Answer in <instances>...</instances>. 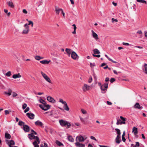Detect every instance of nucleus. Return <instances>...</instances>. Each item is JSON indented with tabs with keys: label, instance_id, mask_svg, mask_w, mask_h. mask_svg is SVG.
<instances>
[{
	"label": "nucleus",
	"instance_id": "nucleus-1",
	"mask_svg": "<svg viewBox=\"0 0 147 147\" xmlns=\"http://www.w3.org/2000/svg\"><path fill=\"white\" fill-rule=\"evenodd\" d=\"M59 123L60 125L62 127H66V128H69L71 125V124L69 122L62 119L59 120Z\"/></svg>",
	"mask_w": 147,
	"mask_h": 147
},
{
	"label": "nucleus",
	"instance_id": "nucleus-2",
	"mask_svg": "<svg viewBox=\"0 0 147 147\" xmlns=\"http://www.w3.org/2000/svg\"><path fill=\"white\" fill-rule=\"evenodd\" d=\"M108 87V83H105L101 86L100 89L101 90V92L102 93H105L107 90Z\"/></svg>",
	"mask_w": 147,
	"mask_h": 147
},
{
	"label": "nucleus",
	"instance_id": "nucleus-3",
	"mask_svg": "<svg viewBox=\"0 0 147 147\" xmlns=\"http://www.w3.org/2000/svg\"><path fill=\"white\" fill-rule=\"evenodd\" d=\"M25 29H24L22 32V34H27L30 31L29 26L27 24H26L24 25Z\"/></svg>",
	"mask_w": 147,
	"mask_h": 147
},
{
	"label": "nucleus",
	"instance_id": "nucleus-4",
	"mask_svg": "<svg viewBox=\"0 0 147 147\" xmlns=\"http://www.w3.org/2000/svg\"><path fill=\"white\" fill-rule=\"evenodd\" d=\"M41 74L46 81L52 84V82L51 81L50 78L45 74L42 71L41 72Z\"/></svg>",
	"mask_w": 147,
	"mask_h": 147
},
{
	"label": "nucleus",
	"instance_id": "nucleus-5",
	"mask_svg": "<svg viewBox=\"0 0 147 147\" xmlns=\"http://www.w3.org/2000/svg\"><path fill=\"white\" fill-rule=\"evenodd\" d=\"M50 106L49 105L45 104V105H40L39 107L45 111H47L49 109L50 107Z\"/></svg>",
	"mask_w": 147,
	"mask_h": 147
},
{
	"label": "nucleus",
	"instance_id": "nucleus-6",
	"mask_svg": "<svg viewBox=\"0 0 147 147\" xmlns=\"http://www.w3.org/2000/svg\"><path fill=\"white\" fill-rule=\"evenodd\" d=\"M92 88L91 86H89L86 84H84V86L82 87V89L84 92L87 90H90Z\"/></svg>",
	"mask_w": 147,
	"mask_h": 147
},
{
	"label": "nucleus",
	"instance_id": "nucleus-7",
	"mask_svg": "<svg viewBox=\"0 0 147 147\" xmlns=\"http://www.w3.org/2000/svg\"><path fill=\"white\" fill-rule=\"evenodd\" d=\"M86 138L87 137L84 138V137H83L82 136H77L76 137V142L78 141L79 142H84V140L86 139Z\"/></svg>",
	"mask_w": 147,
	"mask_h": 147
},
{
	"label": "nucleus",
	"instance_id": "nucleus-8",
	"mask_svg": "<svg viewBox=\"0 0 147 147\" xmlns=\"http://www.w3.org/2000/svg\"><path fill=\"white\" fill-rule=\"evenodd\" d=\"M5 142L8 145L9 147H18L17 146H14V147L12 146L13 145L15 144L13 140H11L9 141V140H6Z\"/></svg>",
	"mask_w": 147,
	"mask_h": 147
},
{
	"label": "nucleus",
	"instance_id": "nucleus-9",
	"mask_svg": "<svg viewBox=\"0 0 147 147\" xmlns=\"http://www.w3.org/2000/svg\"><path fill=\"white\" fill-rule=\"evenodd\" d=\"M71 57L72 59L74 60L78 59L79 57L76 53L74 51H73L71 54Z\"/></svg>",
	"mask_w": 147,
	"mask_h": 147
},
{
	"label": "nucleus",
	"instance_id": "nucleus-10",
	"mask_svg": "<svg viewBox=\"0 0 147 147\" xmlns=\"http://www.w3.org/2000/svg\"><path fill=\"white\" fill-rule=\"evenodd\" d=\"M47 100L49 102L53 103H55L56 102V100L53 98L51 96H48L47 98Z\"/></svg>",
	"mask_w": 147,
	"mask_h": 147
},
{
	"label": "nucleus",
	"instance_id": "nucleus-11",
	"mask_svg": "<svg viewBox=\"0 0 147 147\" xmlns=\"http://www.w3.org/2000/svg\"><path fill=\"white\" fill-rule=\"evenodd\" d=\"M134 109L141 110L142 109L143 107L142 106H141L138 103L136 102L134 105Z\"/></svg>",
	"mask_w": 147,
	"mask_h": 147
},
{
	"label": "nucleus",
	"instance_id": "nucleus-12",
	"mask_svg": "<svg viewBox=\"0 0 147 147\" xmlns=\"http://www.w3.org/2000/svg\"><path fill=\"white\" fill-rule=\"evenodd\" d=\"M26 115L30 119H33L34 118V115L33 113H27Z\"/></svg>",
	"mask_w": 147,
	"mask_h": 147
},
{
	"label": "nucleus",
	"instance_id": "nucleus-13",
	"mask_svg": "<svg viewBox=\"0 0 147 147\" xmlns=\"http://www.w3.org/2000/svg\"><path fill=\"white\" fill-rule=\"evenodd\" d=\"M63 9L61 8H59L58 7H55V13L57 15H59V13L60 11H61V12L63 11Z\"/></svg>",
	"mask_w": 147,
	"mask_h": 147
},
{
	"label": "nucleus",
	"instance_id": "nucleus-14",
	"mask_svg": "<svg viewBox=\"0 0 147 147\" xmlns=\"http://www.w3.org/2000/svg\"><path fill=\"white\" fill-rule=\"evenodd\" d=\"M91 31L92 33V36L96 40L98 39L99 38L98 37L97 34L94 32L93 30H92Z\"/></svg>",
	"mask_w": 147,
	"mask_h": 147
},
{
	"label": "nucleus",
	"instance_id": "nucleus-15",
	"mask_svg": "<svg viewBox=\"0 0 147 147\" xmlns=\"http://www.w3.org/2000/svg\"><path fill=\"white\" fill-rule=\"evenodd\" d=\"M65 51L66 52L68 56L69 57L73 51L72 50L66 48L65 50Z\"/></svg>",
	"mask_w": 147,
	"mask_h": 147
},
{
	"label": "nucleus",
	"instance_id": "nucleus-16",
	"mask_svg": "<svg viewBox=\"0 0 147 147\" xmlns=\"http://www.w3.org/2000/svg\"><path fill=\"white\" fill-rule=\"evenodd\" d=\"M75 144L77 147H85V144L80 143L78 142L75 143Z\"/></svg>",
	"mask_w": 147,
	"mask_h": 147
},
{
	"label": "nucleus",
	"instance_id": "nucleus-17",
	"mask_svg": "<svg viewBox=\"0 0 147 147\" xmlns=\"http://www.w3.org/2000/svg\"><path fill=\"white\" fill-rule=\"evenodd\" d=\"M35 124L36 125H38L41 127H42L43 125V123L39 120H38L35 122Z\"/></svg>",
	"mask_w": 147,
	"mask_h": 147
},
{
	"label": "nucleus",
	"instance_id": "nucleus-18",
	"mask_svg": "<svg viewBox=\"0 0 147 147\" xmlns=\"http://www.w3.org/2000/svg\"><path fill=\"white\" fill-rule=\"evenodd\" d=\"M22 76L20 73H18L17 74H13L12 77L14 79H16L17 78H20Z\"/></svg>",
	"mask_w": 147,
	"mask_h": 147
},
{
	"label": "nucleus",
	"instance_id": "nucleus-19",
	"mask_svg": "<svg viewBox=\"0 0 147 147\" xmlns=\"http://www.w3.org/2000/svg\"><path fill=\"white\" fill-rule=\"evenodd\" d=\"M132 132H133L134 134L136 135L138 133V129L135 127H133L132 129Z\"/></svg>",
	"mask_w": 147,
	"mask_h": 147
},
{
	"label": "nucleus",
	"instance_id": "nucleus-20",
	"mask_svg": "<svg viewBox=\"0 0 147 147\" xmlns=\"http://www.w3.org/2000/svg\"><path fill=\"white\" fill-rule=\"evenodd\" d=\"M23 129L26 132H28L30 130L29 127L28 125H24L23 126Z\"/></svg>",
	"mask_w": 147,
	"mask_h": 147
},
{
	"label": "nucleus",
	"instance_id": "nucleus-21",
	"mask_svg": "<svg viewBox=\"0 0 147 147\" xmlns=\"http://www.w3.org/2000/svg\"><path fill=\"white\" fill-rule=\"evenodd\" d=\"M51 62V60L47 61V60H43L40 61V62L44 64H48Z\"/></svg>",
	"mask_w": 147,
	"mask_h": 147
},
{
	"label": "nucleus",
	"instance_id": "nucleus-22",
	"mask_svg": "<svg viewBox=\"0 0 147 147\" xmlns=\"http://www.w3.org/2000/svg\"><path fill=\"white\" fill-rule=\"evenodd\" d=\"M125 122H122V121H121V120H119L117 121L116 123V124L117 125H119V124L121 125L122 124H125Z\"/></svg>",
	"mask_w": 147,
	"mask_h": 147
},
{
	"label": "nucleus",
	"instance_id": "nucleus-23",
	"mask_svg": "<svg viewBox=\"0 0 147 147\" xmlns=\"http://www.w3.org/2000/svg\"><path fill=\"white\" fill-rule=\"evenodd\" d=\"M120 138V136H117V137L115 139V142L117 144H119L120 142L121 141L119 140Z\"/></svg>",
	"mask_w": 147,
	"mask_h": 147
},
{
	"label": "nucleus",
	"instance_id": "nucleus-24",
	"mask_svg": "<svg viewBox=\"0 0 147 147\" xmlns=\"http://www.w3.org/2000/svg\"><path fill=\"white\" fill-rule=\"evenodd\" d=\"M64 105L63 108L66 111H69V109L67 103Z\"/></svg>",
	"mask_w": 147,
	"mask_h": 147
},
{
	"label": "nucleus",
	"instance_id": "nucleus-25",
	"mask_svg": "<svg viewBox=\"0 0 147 147\" xmlns=\"http://www.w3.org/2000/svg\"><path fill=\"white\" fill-rule=\"evenodd\" d=\"M144 68L143 69V70L145 74H147V64H145L144 65Z\"/></svg>",
	"mask_w": 147,
	"mask_h": 147
},
{
	"label": "nucleus",
	"instance_id": "nucleus-26",
	"mask_svg": "<svg viewBox=\"0 0 147 147\" xmlns=\"http://www.w3.org/2000/svg\"><path fill=\"white\" fill-rule=\"evenodd\" d=\"M8 5L11 8H13L14 7L13 3L11 1H9L8 2Z\"/></svg>",
	"mask_w": 147,
	"mask_h": 147
},
{
	"label": "nucleus",
	"instance_id": "nucleus-27",
	"mask_svg": "<svg viewBox=\"0 0 147 147\" xmlns=\"http://www.w3.org/2000/svg\"><path fill=\"white\" fill-rule=\"evenodd\" d=\"M28 136L29 138L31 140L34 139L35 137V136L33 135V133H31L28 134Z\"/></svg>",
	"mask_w": 147,
	"mask_h": 147
},
{
	"label": "nucleus",
	"instance_id": "nucleus-28",
	"mask_svg": "<svg viewBox=\"0 0 147 147\" xmlns=\"http://www.w3.org/2000/svg\"><path fill=\"white\" fill-rule=\"evenodd\" d=\"M5 137L6 138L10 139L11 138V135L9 134L5 133Z\"/></svg>",
	"mask_w": 147,
	"mask_h": 147
},
{
	"label": "nucleus",
	"instance_id": "nucleus-29",
	"mask_svg": "<svg viewBox=\"0 0 147 147\" xmlns=\"http://www.w3.org/2000/svg\"><path fill=\"white\" fill-rule=\"evenodd\" d=\"M115 130L117 131V136H120L121 132L120 130L116 128L115 129Z\"/></svg>",
	"mask_w": 147,
	"mask_h": 147
},
{
	"label": "nucleus",
	"instance_id": "nucleus-30",
	"mask_svg": "<svg viewBox=\"0 0 147 147\" xmlns=\"http://www.w3.org/2000/svg\"><path fill=\"white\" fill-rule=\"evenodd\" d=\"M94 53V54H100V52L97 49H94L93 50Z\"/></svg>",
	"mask_w": 147,
	"mask_h": 147
},
{
	"label": "nucleus",
	"instance_id": "nucleus-31",
	"mask_svg": "<svg viewBox=\"0 0 147 147\" xmlns=\"http://www.w3.org/2000/svg\"><path fill=\"white\" fill-rule=\"evenodd\" d=\"M39 101L40 103L43 104L42 105H45V104H47V103L46 101L42 99H40Z\"/></svg>",
	"mask_w": 147,
	"mask_h": 147
},
{
	"label": "nucleus",
	"instance_id": "nucleus-32",
	"mask_svg": "<svg viewBox=\"0 0 147 147\" xmlns=\"http://www.w3.org/2000/svg\"><path fill=\"white\" fill-rule=\"evenodd\" d=\"M33 145H34V147H39V146L38 145L37 141H35L33 143Z\"/></svg>",
	"mask_w": 147,
	"mask_h": 147
},
{
	"label": "nucleus",
	"instance_id": "nucleus-33",
	"mask_svg": "<svg viewBox=\"0 0 147 147\" xmlns=\"http://www.w3.org/2000/svg\"><path fill=\"white\" fill-rule=\"evenodd\" d=\"M43 57H41L39 56H36L35 57V59L37 60H40L42 59Z\"/></svg>",
	"mask_w": 147,
	"mask_h": 147
},
{
	"label": "nucleus",
	"instance_id": "nucleus-34",
	"mask_svg": "<svg viewBox=\"0 0 147 147\" xmlns=\"http://www.w3.org/2000/svg\"><path fill=\"white\" fill-rule=\"evenodd\" d=\"M105 56L108 59V60L109 61H111L113 63H116V61H113L107 55H105Z\"/></svg>",
	"mask_w": 147,
	"mask_h": 147
},
{
	"label": "nucleus",
	"instance_id": "nucleus-35",
	"mask_svg": "<svg viewBox=\"0 0 147 147\" xmlns=\"http://www.w3.org/2000/svg\"><path fill=\"white\" fill-rule=\"evenodd\" d=\"M68 140L69 141L71 142H73L74 141V139L71 136H69Z\"/></svg>",
	"mask_w": 147,
	"mask_h": 147
},
{
	"label": "nucleus",
	"instance_id": "nucleus-36",
	"mask_svg": "<svg viewBox=\"0 0 147 147\" xmlns=\"http://www.w3.org/2000/svg\"><path fill=\"white\" fill-rule=\"evenodd\" d=\"M125 131L123 132V134L122 135V140L123 142H125L126 140V139L124 137V136H125Z\"/></svg>",
	"mask_w": 147,
	"mask_h": 147
},
{
	"label": "nucleus",
	"instance_id": "nucleus-37",
	"mask_svg": "<svg viewBox=\"0 0 147 147\" xmlns=\"http://www.w3.org/2000/svg\"><path fill=\"white\" fill-rule=\"evenodd\" d=\"M56 143L59 146L63 145V144L62 143H61V142H60L59 141H58L57 140H56Z\"/></svg>",
	"mask_w": 147,
	"mask_h": 147
},
{
	"label": "nucleus",
	"instance_id": "nucleus-38",
	"mask_svg": "<svg viewBox=\"0 0 147 147\" xmlns=\"http://www.w3.org/2000/svg\"><path fill=\"white\" fill-rule=\"evenodd\" d=\"M138 2L141 3H145L146 4L147 3L146 1L144 0H136Z\"/></svg>",
	"mask_w": 147,
	"mask_h": 147
},
{
	"label": "nucleus",
	"instance_id": "nucleus-39",
	"mask_svg": "<svg viewBox=\"0 0 147 147\" xmlns=\"http://www.w3.org/2000/svg\"><path fill=\"white\" fill-rule=\"evenodd\" d=\"M12 91L11 90H9V92H5V93L6 94H7L8 96H10L11 94Z\"/></svg>",
	"mask_w": 147,
	"mask_h": 147
},
{
	"label": "nucleus",
	"instance_id": "nucleus-40",
	"mask_svg": "<svg viewBox=\"0 0 147 147\" xmlns=\"http://www.w3.org/2000/svg\"><path fill=\"white\" fill-rule=\"evenodd\" d=\"M5 75L7 77H10L11 75V71H8L5 74Z\"/></svg>",
	"mask_w": 147,
	"mask_h": 147
},
{
	"label": "nucleus",
	"instance_id": "nucleus-41",
	"mask_svg": "<svg viewBox=\"0 0 147 147\" xmlns=\"http://www.w3.org/2000/svg\"><path fill=\"white\" fill-rule=\"evenodd\" d=\"M24 124H25L22 121H20L18 123V124L19 125H20V126L23 125V126H24V125H25Z\"/></svg>",
	"mask_w": 147,
	"mask_h": 147
},
{
	"label": "nucleus",
	"instance_id": "nucleus-42",
	"mask_svg": "<svg viewBox=\"0 0 147 147\" xmlns=\"http://www.w3.org/2000/svg\"><path fill=\"white\" fill-rule=\"evenodd\" d=\"M82 113L84 114H87V111L83 109H81Z\"/></svg>",
	"mask_w": 147,
	"mask_h": 147
},
{
	"label": "nucleus",
	"instance_id": "nucleus-43",
	"mask_svg": "<svg viewBox=\"0 0 147 147\" xmlns=\"http://www.w3.org/2000/svg\"><path fill=\"white\" fill-rule=\"evenodd\" d=\"M59 102H61L62 104H64L66 103L65 101H63V100L62 99H59Z\"/></svg>",
	"mask_w": 147,
	"mask_h": 147
},
{
	"label": "nucleus",
	"instance_id": "nucleus-44",
	"mask_svg": "<svg viewBox=\"0 0 147 147\" xmlns=\"http://www.w3.org/2000/svg\"><path fill=\"white\" fill-rule=\"evenodd\" d=\"M28 25H30V24L31 25V26L32 27L33 26V22L31 21H28Z\"/></svg>",
	"mask_w": 147,
	"mask_h": 147
},
{
	"label": "nucleus",
	"instance_id": "nucleus-45",
	"mask_svg": "<svg viewBox=\"0 0 147 147\" xmlns=\"http://www.w3.org/2000/svg\"><path fill=\"white\" fill-rule=\"evenodd\" d=\"M120 118L123 121L122 122H125L126 121L125 118L121 116H120Z\"/></svg>",
	"mask_w": 147,
	"mask_h": 147
},
{
	"label": "nucleus",
	"instance_id": "nucleus-46",
	"mask_svg": "<svg viewBox=\"0 0 147 147\" xmlns=\"http://www.w3.org/2000/svg\"><path fill=\"white\" fill-rule=\"evenodd\" d=\"M92 81V77L91 76L89 77V79L88 80V82L89 83H90Z\"/></svg>",
	"mask_w": 147,
	"mask_h": 147
},
{
	"label": "nucleus",
	"instance_id": "nucleus-47",
	"mask_svg": "<svg viewBox=\"0 0 147 147\" xmlns=\"http://www.w3.org/2000/svg\"><path fill=\"white\" fill-rule=\"evenodd\" d=\"M27 105L26 104L24 103L23 104L22 106V109H25L27 107Z\"/></svg>",
	"mask_w": 147,
	"mask_h": 147
},
{
	"label": "nucleus",
	"instance_id": "nucleus-48",
	"mask_svg": "<svg viewBox=\"0 0 147 147\" xmlns=\"http://www.w3.org/2000/svg\"><path fill=\"white\" fill-rule=\"evenodd\" d=\"M113 71L114 74L116 75H117L118 73H121V71H119L118 72H117V71L115 70H113Z\"/></svg>",
	"mask_w": 147,
	"mask_h": 147
},
{
	"label": "nucleus",
	"instance_id": "nucleus-49",
	"mask_svg": "<svg viewBox=\"0 0 147 147\" xmlns=\"http://www.w3.org/2000/svg\"><path fill=\"white\" fill-rule=\"evenodd\" d=\"M115 81V79L113 78H112L110 79V82L112 83Z\"/></svg>",
	"mask_w": 147,
	"mask_h": 147
},
{
	"label": "nucleus",
	"instance_id": "nucleus-50",
	"mask_svg": "<svg viewBox=\"0 0 147 147\" xmlns=\"http://www.w3.org/2000/svg\"><path fill=\"white\" fill-rule=\"evenodd\" d=\"M92 55L94 57H100V55H95L94 54H93Z\"/></svg>",
	"mask_w": 147,
	"mask_h": 147
},
{
	"label": "nucleus",
	"instance_id": "nucleus-51",
	"mask_svg": "<svg viewBox=\"0 0 147 147\" xmlns=\"http://www.w3.org/2000/svg\"><path fill=\"white\" fill-rule=\"evenodd\" d=\"M29 110V107H27L26 108V109L24 111V112L25 113H26Z\"/></svg>",
	"mask_w": 147,
	"mask_h": 147
},
{
	"label": "nucleus",
	"instance_id": "nucleus-52",
	"mask_svg": "<svg viewBox=\"0 0 147 147\" xmlns=\"http://www.w3.org/2000/svg\"><path fill=\"white\" fill-rule=\"evenodd\" d=\"M114 22H118V20L117 19H115L114 18H112V22L113 23Z\"/></svg>",
	"mask_w": 147,
	"mask_h": 147
},
{
	"label": "nucleus",
	"instance_id": "nucleus-53",
	"mask_svg": "<svg viewBox=\"0 0 147 147\" xmlns=\"http://www.w3.org/2000/svg\"><path fill=\"white\" fill-rule=\"evenodd\" d=\"M18 94L16 93V92H13V97H16V96H18Z\"/></svg>",
	"mask_w": 147,
	"mask_h": 147
},
{
	"label": "nucleus",
	"instance_id": "nucleus-54",
	"mask_svg": "<svg viewBox=\"0 0 147 147\" xmlns=\"http://www.w3.org/2000/svg\"><path fill=\"white\" fill-rule=\"evenodd\" d=\"M123 45H126V46H129V44L128 43L124 42H123Z\"/></svg>",
	"mask_w": 147,
	"mask_h": 147
},
{
	"label": "nucleus",
	"instance_id": "nucleus-55",
	"mask_svg": "<svg viewBox=\"0 0 147 147\" xmlns=\"http://www.w3.org/2000/svg\"><path fill=\"white\" fill-rule=\"evenodd\" d=\"M23 12L25 14H27L28 13L26 9H23Z\"/></svg>",
	"mask_w": 147,
	"mask_h": 147
},
{
	"label": "nucleus",
	"instance_id": "nucleus-56",
	"mask_svg": "<svg viewBox=\"0 0 147 147\" xmlns=\"http://www.w3.org/2000/svg\"><path fill=\"white\" fill-rule=\"evenodd\" d=\"M72 26L74 27V30H76L77 28V27L75 24H74L72 25Z\"/></svg>",
	"mask_w": 147,
	"mask_h": 147
},
{
	"label": "nucleus",
	"instance_id": "nucleus-57",
	"mask_svg": "<svg viewBox=\"0 0 147 147\" xmlns=\"http://www.w3.org/2000/svg\"><path fill=\"white\" fill-rule=\"evenodd\" d=\"M90 138L92 140H93L95 141L97 140L93 136H91L90 137Z\"/></svg>",
	"mask_w": 147,
	"mask_h": 147
},
{
	"label": "nucleus",
	"instance_id": "nucleus-58",
	"mask_svg": "<svg viewBox=\"0 0 147 147\" xmlns=\"http://www.w3.org/2000/svg\"><path fill=\"white\" fill-rule=\"evenodd\" d=\"M90 67H92L93 66H95V64L94 63H90Z\"/></svg>",
	"mask_w": 147,
	"mask_h": 147
},
{
	"label": "nucleus",
	"instance_id": "nucleus-59",
	"mask_svg": "<svg viewBox=\"0 0 147 147\" xmlns=\"http://www.w3.org/2000/svg\"><path fill=\"white\" fill-rule=\"evenodd\" d=\"M136 144L135 145L136 146V147H139L140 146V144L139 142H136Z\"/></svg>",
	"mask_w": 147,
	"mask_h": 147
},
{
	"label": "nucleus",
	"instance_id": "nucleus-60",
	"mask_svg": "<svg viewBox=\"0 0 147 147\" xmlns=\"http://www.w3.org/2000/svg\"><path fill=\"white\" fill-rule=\"evenodd\" d=\"M80 118L81 121H82V122L83 123H84V121H85L84 119V118H83L81 117H80Z\"/></svg>",
	"mask_w": 147,
	"mask_h": 147
},
{
	"label": "nucleus",
	"instance_id": "nucleus-61",
	"mask_svg": "<svg viewBox=\"0 0 147 147\" xmlns=\"http://www.w3.org/2000/svg\"><path fill=\"white\" fill-rule=\"evenodd\" d=\"M5 115H7V114H9V111L7 110H5Z\"/></svg>",
	"mask_w": 147,
	"mask_h": 147
},
{
	"label": "nucleus",
	"instance_id": "nucleus-62",
	"mask_svg": "<svg viewBox=\"0 0 147 147\" xmlns=\"http://www.w3.org/2000/svg\"><path fill=\"white\" fill-rule=\"evenodd\" d=\"M31 131H32V132H33V133H33V134H35V135H37V133H36V131H34L33 130V129H32V130H31Z\"/></svg>",
	"mask_w": 147,
	"mask_h": 147
},
{
	"label": "nucleus",
	"instance_id": "nucleus-63",
	"mask_svg": "<svg viewBox=\"0 0 147 147\" xmlns=\"http://www.w3.org/2000/svg\"><path fill=\"white\" fill-rule=\"evenodd\" d=\"M137 33L140 34H142V32L141 30H138L137 32Z\"/></svg>",
	"mask_w": 147,
	"mask_h": 147
},
{
	"label": "nucleus",
	"instance_id": "nucleus-64",
	"mask_svg": "<svg viewBox=\"0 0 147 147\" xmlns=\"http://www.w3.org/2000/svg\"><path fill=\"white\" fill-rule=\"evenodd\" d=\"M144 35L147 38V31L144 32Z\"/></svg>",
	"mask_w": 147,
	"mask_h": 147
}]
</instances>
